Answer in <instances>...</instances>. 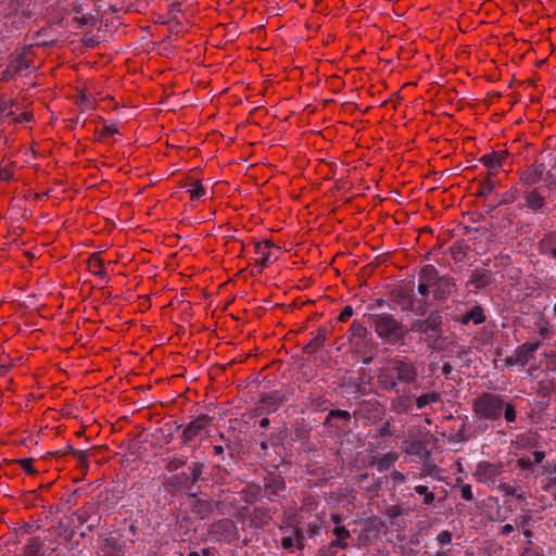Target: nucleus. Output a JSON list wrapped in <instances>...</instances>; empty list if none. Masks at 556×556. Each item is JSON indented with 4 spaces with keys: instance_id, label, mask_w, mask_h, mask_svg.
Masks as SVG:
<instances>
[{
    "instance_id": "f257e3e1",
    "label": "nucleus",
    "mask_w": 556,
    "mask_h": 556,
    "mask_svg": "<svg viewBox=\"0 0 556 556\" xmlns=\"http://www.w3.org/2000/svg\"><path fill=\"white\" fill-rule=\"evenodd\" d=\"M471 409L479 419L483 420L498 421L504 416L506 422L513 424L517 419L513 402L493 392H482L476 396L471 402Z\"/></svg>"
},
{
    "instance_id": "f03ea898",
    "label": "nucleus",
    "mask_w": 556,
    "mask_h": 556,
    "mask_svg": "<svg viewBox=\"0 0 556 556\" xmlns=\"http://www.w3.org/2000/svg\"><path fill=\"white\" fill-rule=\"evenodd\" d=\"M371 326L378 337L392 345L403 343L407 330L402 321L396 319L393 315L387 313L372 314L370 316Z\"/></svg>"
},
{
    "instance_id": "7ed1b4c3",
    "label": "nucleus",
    "mask_w": 556,
    "mask_h": 556,
    "mask_svg": "<svg viewBox=\"0 0 556 556\" xmlns=\"http://www.w3.org/2000/svg\"><path fill=\"white\" fill-rule=\"evenodd\" d=\"M409 331L419 333L429 342V348H437L435 343L443 338V316L439 309L431 311L426 318L412 319Z\"/></svg>"
},
{
    "instance_id": "20e7f679",
    "label": "nucleus",
    "mask_w": 556,
    "mask_h": 556,
    "mask_svg": "<svg viewBox=\"0 0 556 556\" xmlns=\"http://www.w3.org/2000/svg\"><path fill=\"white\" fill-rule=\"evenodd\" d=\"M389 368L402 384H413L417 381V367L408 357L394 358Z\"/></svg>"
},
{
    "instance_id": "39448f33",
    "label": "nucleus",
    "mask_w": 556,
    "mask_h": 556,
    "mask_svg": "<svg viewBox=\"0 0 556 556\" xmlns=\"http://www.w3.org/2000/svg\"><path fill=\"white\" fill-rule=\"evenodd\" d=\"M261 488L263 489L264 497L270 502H275L278 498L283 497L286 482L280 475L269 473L263 479Z\"/></svg>"
},
{
    "instance_id": "423d86ee",
    "label": "nucleus",
    "mask_w": 556,
    "mask_h": 556,
    "mask_svg": "<svg viewBox=\"0 0 556 556\" xmlns=\"http://www.w3.org/2000/svg\"><path fill=\"white\" fill-rule=\"evenodd\" d=\"M504 465L503 463L480 462L477 464L473 471V477L480 483H494L502 475Z\"/></svg>"
},
{
    "instance_id": "0eeeda50",
    "label": "nucleus",
    "mask_w": 556,
    "mask_h": 556,
    "mask_svg": "<svg viewBox=\"0 0 556 556\" xmlns=\"http://www.w3.org/2000/svg\"><path fill=\"white\" fill-rule=\"evenodd\" d=\"M189 472H180L175 476L178 485L182 489L190 490L200 480H203L205 472V464L202 462H193L188 467Z\"/></svg>"
},
{
    "instance_id": "6e6552de",
    "label": "nucleus",
    "mask_w": 556,
    "mask_h": 556,
    "mask_svg": "<svg viewBox=\"0 0 556 556\" xmlns=\"http://www.w3.org/2000/svg\"><path fill=\"white\" fill-rule=\"evenodd\" d=\"M237 533L236 525L232 520L223 518L211 523L208 534L216 541L230 542Z\"/></svg>"
},
{
    "instance_id": "1a4fd4ad",
    "label": "nucleus",
    "mask_w": 556,
    "mask_h": 556,
    "mask_svg": "<svg viewBox=\"0 0 556 556\" xmlns=\"http://www.w3.org/2000/svg\"><path fill=\"white\" fill-rule=\"evenodd\" d=\"M285 401L283 395L279 391H273L269 393H262L255 412L257 415L268 414L276 412L282 402Z\"/></svg>"
},
{
    "instance_id": "9d476101",
    "label": "nucleus",
    "mask_w": 556,
    "mask_h": 556,
    "mask_svg": "<svg viewBox=\"0 0 556 556\" xmlns=\"http://www.w3.org/2000/svg\"><path fill=\"white\" fill-rule=\"evenodd\" d=\"M391 301L399 305L402 312H408L413 304H417V299L413 289L399 287L391 291Z\"/></svg>"
},
{
    "instance_id": "9b49d317",
    "label": "nucleus",
    "mask_w": 556,
    "mask_h": 556,
    "mask_svg": "<svg viewBox=\"0 0 556 556\" xmlns=\"http://www.w3.org/2000/svg\"><path fill=\"white\" fill-rule=\"evenodd\" d=\"M540 345V341L523 343L516 349L513 356L507 358V363L526 366Z\"/></svg>"
},
{
    "instance_id": "f8f14e48",
    "label": "nucleus",
    "mask_w": 556,
    "mask_h": 556,
    "mask_svg": "<svg viewBox=\"0 0 556 556\" xmlns=\"http://www.w3.org/2000/svg\"><path fill=\"white\" fill-rule=\"evenodd\" d=\"M212 421V418L207 415H200L187 425L184 429L181 439L186 444L198 437L203 429H205Z\"/></svg>"
},
{
    "instance_id": "ddd939ff",
    "label": "nucleus",
    "mask_w": 556,
    "mask_h": 556,
    "mask_svg": "<svg viewBox=\"0 0 556 556\" xmlns=\"http://www.w3.org/2000/svg\"><path fill=\"white\" fill-rule=\"evenodd\" d=\"M432 288L434 300L443 301L455 291L456 282L453 277L443 275Z\"/></svg>"
},
{
    "instance_id": "4468645a",
    "label": "nucleus",
    "mask_w": 556,
    "mask_h": 556,
    "mask_svg": "<svg viewBox=\"0 0 556 556\" xmlns=\"http://www.w3.org/2000/svg\"><path fill=\"white\" fill-rule=\"evenodd\" d=\"M222 502L214 501L211 498H195L192 504V513L198 516L200 519L208 518L216 508L220 506Z\"/></svg>"
},
{
    "instance_id": "2eb2a0df",
    "label": "nucleus",
    "mask_w": 556,
    "mask_h": 556,
    "mask_svg": "<svg viewBox=\"0 0 556 556\" xmlns=\"http://www.w3.org/2000/svg\"><path fill=\"white\" fill-rule=\"evenodd\" d=\"M274 247V243L269 240L257 242L255 244V253L260 255L255 266L258 268L257 273H261L270 263L271 253L269 250Z\"/></svg>"
},
{
    "instance_id": "dca6fc26",
    "label": "nucleus",
    "mask_w": 556,
    "mask_h": 556,
    "mask_svg": "<svg viewBox=\"0 0 556 556\" xmlns=\"http://www.w3.org/2000/svg\"><path fill=\"white\" fill-rule=\"evenodd\" d=\"M485 319L486 316L484 314V309L481 305L476 304L470 311L466 312L455 320L460 325H468L469 323H472L473 325H480L483 324Z\"/></svg>"
},
{
    "instance_id": "f3484780",
    "label": "nucleus",
    "mask_w": 556,
    "mask_h": 556,
    "mask_svg": "<svg viewBox=\"0 0 556 556\" xmlns=\"http://www.w3.org/2000/svg\"><path fill=\"white\" fill-rule=\"evenodd\" d=\"M352 416L350 412L343 410V409H331L329 414L327 415L324 425L326 427H333V428H340L342 424L350 422Z\"/></svg>"
},
{
    "instance_id": "a211bd4d",
    "label": "nucleus",
    "mask_w": 556,
    "mask_h": 556,
    "mask_svg": "<svg viewBox=\"0 0 556 556\" xmlns=\"http://www.w3.org/2000/svg\"><path fill=\"white\" fill-rule=\"evenodd\" d=\"M327 332V328H318L316 336L303 346V352L308 355L318 352L325 345Z\"/></svg>"
},
{
    "instance_id": "6ab92c4d",
    "label": "nucleus",
    "mask_w": 556,
    "mask_h": 556,
    "mask_svg": "<svg viewBox=\"0 0 556 556\" xmlns=\"http://www.w3.org/2000/svg\"><path fill=\"white\" fill-rule=\"evenodd\" d=\"M490 283H491V271L488 269L472 270L470 279L467 281V286L472 285L477 291L488 287Z\"/></svg>"
},
{
    "instance_id": "aec40b11",
    "label": "nucleus",
    "mask_w": 556,
    "mask_h": 556,
    "mask_svg": "<svg viewBox=\"0 0 556 556\" xmlns=\"http://www.w3.org/2000/svg\"><path fill=\"white\" fill-rule=\"evenodd\" d=\"M240 493L242 501L248 504H254L264 497L263 489L257 483H249Z\"/></svg>"
},
{
    "instance_id": "412c9836",
    "label": "nucleus",
    "mask_w": 556,
    "mask_h": 556,
    "mask_svg": "<svg viewBox=\"0 0 556 556\" xmlns=\"http://www.w3.org/2000/svg\"><path fill=\"white\" fill-rule=\"evenodd\" d=\"M43 546L45 543L40 538H30L23 548V556H45Z\"/></svg>"
},
{
    "instance_id": "4be33fe9",
    "label": "nucleus",
    "mask_w": 556,
    "mask_h": 556,
    "mask_svg": "<svg viewBox=\"0 0 556 556\" xmlns=\"http://www.w3.org/2000/svg\"><path fill=\"white\" fill-rule=\"evenodd\" d=\"M405 453L408 455H415L419 458L426 459L430 456V452L427 448V444L420 440L409 442L405 447Z\"/></svg>"
},
{
    "instance_id": "5701e85b",
    "label": "nucleus",
    "mask_w": 556,
    "mask_h": 556,
    "mask_svg": "<svg viewBox=\"0 0 556 556\" xmlns=\"http://www.w3.org/2000/svg\"><path fill=\"white\" fill-rule=\"evenodd\" d=\"M526 198V206L529 210L538 211L542 208L545 205V199L543 195L538 191V189H533L531 191H528L525 194Z\"/></svg>"
},
{
    "instance_id": "b1692460",
    "label": "nucleus",
    "mask_w": 556,
    "mask_h": 556,
    "mask_svg": "<svg viewBox=\"0 0 556 556\" xmlns=\"http://www.w3.org/2000/svg\"><path fill=\"white\" fill-rule=\"evenodd\" d=\"M308 406L313 412H326L329 408L330 402L320 394L311 392L307 395Z\"/></svg>"
},
{
    "instance_id": "393cba45",
    "label": "nucleus",
    "mask_w": 556,
    "mask_h": 556,
    "mask_svg": "<svg viewBox=\"0 0 556 556\" xmlns=\"http://www.w3.org/2000/svg\"><path fill=\"white\" fill-rule=\"evenodd\" d=\"M544 169L545 167L543 164H538L522 174L521 181L528 186L539 182L543 177Z\"/></svg>"
},
{
    "instance_id": "a878e982",
    "label": "nucleus",
    "mask_w": 556,
    "mask_h": 556,
    "mask_svg": "<svg viewBox=\"0 0 556 556\" xmlns=\"http://www.w3.org/2000/svg\"><path fill=\"white\" fill-rule=\"evenodd\" d=\"M399 455L394 452H389L378 459L370 462L371 466H377L378 471L383 472L389 470L392 465L397 460Z\"/></svg>"
},
{
    "instance_id": "bb28decb",
    "label": "nucleus",
    "mask_w": 556,
    "mask_h": 556,
    "mask_svg": "<svg viewBox=\"0 0 556 556\" xmlns=\"http://www.w3.org/2000/svg\"><path fill=\"white\" fill-rule=\"evenodd\" d=\"M441 278L438 269L433 265H425L419 273V280L425 281L427 285H431L432 287L438 282Z\"/></svg>"
},
{
    "instance_id": "cd10ccee",
    "label": "nucleus",
    "mask_w": 556,
    "mask_h": 556,
    "mask_svg": "<svg viewBox=\"0 0 556 556\" xmlns=\"http://www.w3.org/2000/svg\"><path fill=\"white\" fill-rule=\"evenodd\" d=\"M380 383L386 391L389 392H399V384L396 377L394 374L390 372V368L387 371L382 372L379 377Z\"/></svg>"
},
{
    "instance_id": "c85d7f7f",
    "label": "nucleus",
    "mask_w": 556,
    "mask_h": 556,
    "mask_svg": "<svg viewBox=\"0 0 556 556\" xmlns=\"http://www.w3.org/2000/svg\"><path fill=\"white\" fill-rule=\"evenodd\" d=\"M271 520V516L269 514V509L265 507H257L253 510V520L252 523L255 528H262L269 523Z\"/></svg>"
},
{
    "instance_id": "c756f323",
    "label": "nucleus",
    "mask_w": 556,
    "mask_h": 556,
    "mask_svg": "<svg viewBox=\"0 0 556 556\" xmlns=\"http://www.w3.org/2000/svg\"><path fill=\"white\" fill-rule=\"evenodd\" d=\"M457 419L462 420V424L456 431H454V430L452 431L451 440L454 442H465V441L470 440L472 435L466 429V422H467L468 417L467 416L457 417Z\"/></svg>"
},
{
    "instance_id": "7c9ffc66",
    "label": "nucleus",
    "mask_w": 556,
    "mask_h": 556,
    "mask_svg": "<svg viewBox=\"0 0 556 556\" xmlns=\"http://www.w3.org/2000/svg\"><path fill=\"white\" fill-rule=\"evenodd\" d=\"M494 173L489 172L486 178L480 184L479 189L476 191L477 197H486L492 193L495 188V182L493 180Z\"/></svg>"
},
{
    "instance_id": "2f4dec72",
    "label": "nucleus",
    "mask_w": 556,
    "mask_h": 556,
    "mask_svg": "<svg viewBox=\"0 0 556 556\" xmlns=\"http://www.w3.org/2000/svg\"><path fill=\"white\" fill-rule=\"evenodd\" d=\"M304 535L301 530H295V536H285L281 539V546L286 549H292L294 545L303 547Z\"/></svg>"
},
{
    "instance_id": "473e14b6",
    "label": "nucleus",
    "mask_w": 556,
    "mask_h": 556,
    "mask_svg": "<svg viewBox=\"0 0 556 556\" xmlns=\"http://www.w3.org/2000/svg\"><path fill=\"white\" fill-rule=\"evenodd\" d=\"M441 401V394L439 392H431L421 394L416 399V406L418 409H422L431 403H438Z\"/></svg>"
},
{
    "instance_id": "72a5a7b5",
    "label": "nucleus",
    "mask_w": 556,
    "mask_h": 556,
    "mask_svg": "<svg viewBox=\"0 0 556 556\" xmlns=\"http://www.w3.org/2000/svg\"><path fill=\"white\" fill-rule=\"evenodd\" d=\"M480 162L490 169V172H493L494 174L496 170L501 168V163L498 161V154H495L493 151L492 153L485 154L480 159Z\"/></svg>"
},
{
    "instance_id": "f704fd0d",
    "label": "nucleus",
    "mask_w": 556,
    "mask_h": 556,
    "mask_svg": "<svg viewBox=\"0 0 556 556\" xmlns=\"http://www.w3.org/2000/svg\"><path fill=\"white\" fill-rule=\"evenodd\" d=\"M89 270L99 277H104L106 275L103 262L97 255H92L88 263Z\"/></svg>"
},
{
    "instance_id": "c9c22d12",
    "label": "nucleus",
    "mask_w": 556,
    "mask_h": 556,
    "mask_svg": "<svg viewBox=\"0 0 556 556\" xmlns=\"http://www.w3.org/2000/svg\"><path fill=\"white\" fill-rule=\"evenodd\" d=\"M467 250V245L456 243L450 248V254L455 262L463 263L465 261Z\"/></svg>"
},
{
    "instance_id": "e433bc0d",
    "label": "nucleus",
    "mask_w": 556,
    "mask_h": 556,
    "mask_svg": "<svg viewBox=\"0 0 556 556\" xmlns=\"http://www.w3.org/2000/svg\"><path fill=\"white\" fill-rule=\"evenodd\" d=\"M349 333L352 338L365 339L368 334L367 328L357 320H354L351 325Z\"/></svg>"
},
{
    "instance_id": "4c0bfd02",
    "label": "nucleus",
    "mask_w": 556,
    "mask_h": 556,
    "mask_svg": "<svg viewBox=\"0 0 556 556\" xmlns=\"http://www.w3.org/2000/svg\"><path fill=\"white\" fill-rule=\"evenodd\" d=\"M414 491L417 494L424 496L422 503L425 505H431L434 502V498H435L434 493L429 491L428 486L419 484L414 488Z\"/></svg>"
},
{
    "instance_id": "58836bf2",
    "label": "nucleus",
    "mask_w": 556,
    "mask_h": 556,
    "mask_svg": "<svg viewBox=\"0 0 556 556\" xmlns=\"http://www.w3.org/2000/svg\"><path fill=\"white\" fill-rule=\"evenodd\" d=\"M92 511H93V506L92 505L86 506L83 509L77 510L74 514V516L76 517V520H77L78 525L83 526L84 523H86L91 518Z\"/></svg>"
},
{
    "instance_id": "ea45409f",
    "label": "nucleus",
    "mask_w": 556,
    "mask_h": 556,
    "mask_svg": "<svg viewBox=\"0 0 556 556\" xmlns=\"http://www.w3.org/2000/svg\"><path fill=\"white\" fill-rule=\"evenodd\" d=\"M408 312H412L418 316H424L427 313V301L426 299H417V304H413V307Z\"/></svg>"
},
{
    "instance_id": "a19ab883",
    "label": "nucleus",
    "mask_w": 556,
    "mask_h": 556,
    "mask_svg": "<svg viewBox=\"0 0 556 556\" xmlns=\"http://www.w3.org/2000/svg\"><path fill=\"white\" fill-rule=\"evenodd\" d=\"M187 464V459L184 457H175L167 462L166 469L168 471H176Z\"/></svg>"
},
{
    "instance_id": "79ce46f5",
    "label": "nucleus",
    "mask_w": 556,
    "mask_h": 556,
    "mask_svg": "<svg viewBox=\"0 0 556 556\" xmlns=\"http://www.w3.org/2000/svg\"><path fill=\"white\" fill-rule=\"evenodd\" d=\"M74 457H76L80 466H88V455L86 451L75 450L72 446L68 447Z\"/></svg>"
},
{
    "instance_id": "37998d69",
    "label": "nucleus",
    "mask_w": 556,
    "mask_h": 556,
    "mask_svg": "<svg viewBox=\"0 0 556 556\" xmlns=\"http://www.w3.org/2000/svg\"><path fill=\"white\" fill-rule=\"evenodd\" d=\"M459 491H460V496L463 500L472 501L475 498L473 493H472V488L470 484H468V483L460 484Z\"/></svg>"
},
{
    "instance_id": "c03bdc74",
    "label": "nucleus",
    "mask_w": 556,
    "mask_h": 556,
    "mask_svg": "<svg viewBox=\"0 0 556 556\" xmlns=\"http://www.w3.org/2000/svg\"><path fill=\"white\" fill-rule=\"evenodd\" d=\"M189 192H190L191 199L194 200V199H200L202 195H204L205 189L199 181H197L193 185V188L189 190Z\"/></svg>"
},
{
    "instance_id": "a18cd8bd",
    "label": "nucleus",
    "mask_w": 556,
    "mask_h": 556,
    "mask_svg": "<svg viewBox=\"0 0 556 556\" xmlns=\"http://www.w3.org/2000/svg\"><path fill=\"white\" fill-rule=\"evenodd\" d=\"M20 466L29 475H33L35 473V470L33 468V463H34V459L33 458H22V459H17L16 460Z\"/></svg>"
},
{
    "instance_id": "49530a36",
    "label": "nucleus",
    "mask_w": 556,
    "mask_h": 556,
    "mask_svg": "<svg viewBox=\"0 0 556 556\" xmlns=\"http://www.w3.org/2000/svg\"><path fill=\"white\" fill-rule=\"evenodd\" d=\"M321 530V525L319 522H309L306 526V533L309 538L316 536L319 534Z\"/></svg>"
},
{
    "instance_id": "de8ad7c7",
    "label": "nucleus",
    "mask_w": 556,
    "mask_h": 556,
    "mask_svg": "<svg viewBox=\"0 0 556 556\" xmlns=\"http://www.w3.org/2000/svg\"><path fill=\"white\" fill-rule=\"evenodd\" d=\"M332 533L336 538L341 539H350L351 533L344 526H338L332 530Z\"/></svg>"
},
{
    "instance_id": "09e8293b",
    "label": "nucleus",
    "mask_w": 556,
    "mask_h": 556,
    "mask_svg": "<svg viewBox=\"0 0 556 556\" xmlns=\"http://www.w3.org/2000/svg\"><path fill=\"white\" fill-rule=\"evenodd\" d=\"M437 540L441 545H447L452 542V533L447 530L441 531L438 534Z\"/></svg>"
},
{
    "instance_id": "8fccbe9b",
    "label": "nucleus",
    "mask_w": 556,
    "mask_h": 556,
    "mask_svg": "<svg viewBox=\"0 0 556 556\" xmlns=\"http://www.w3.org/2000/svg\"><path fill=\"white\" fill-rule=\"evenodd\" d=\"M393 408L397 412H404L407 413L409 410V405L407 404V400L405 399H397L393 403Z\"/></svg>"
},
{
    "instance_id": "3c124183",
    "label": "nucleus",
    "mask_w": 556,
    "mask_h": 556,
    "mask_svg": "<svg viewBox=\"0 0 556 556\" xmlns=\"http://www.w3.org/2000/svg\"><path fill=\"white\" fill-rule=\"evenodd\" d=\"M515 200H516L515 192L509 191V192L504 193L501 197V199L498 200V204L500 205L510 204V203L515 202Z\"/></svg>"
},
{
    "instance_id": "603ef678",
    "label": "nucleus",
    "mask_w": 556,
    "mask_h": 556,
    "mask_svg": "<svg viewBox=\"0 0 556 556\" xmlns=\"http://www.w3.org/2000/svg\"><path fill=\"white\" fill-rule=\"evenodd\" d=\"M534 465L532 458L530 457H520L517 460V466L523 470L530 469Z\"/></svg>"
},
{
    "instance_id": "864d4df0",
    "label": "nucleus",
    "mask_w": 556,
    "mask_h": 556,
    "mask_svg": "<svg viewBox=\"0 0 556 556\" xmlns=\"http://www.w3.org/2000/svg\"><path fill=\"white\" fill-rule=\"evenodd\" d=\"M498 489L505 494V495H510V496H515L517 495V489L509 485L508 483H501L498 485Z\"/></svg>"
},
{
    "instance_id": "5fc2aeb1",
    "label": "nucleus",
    "mask_w": 556,
    "mask_h": 556,
    "mask_svg": "<svg viewBox=\"0 0 556 556\" xmlns=\"http://www.w3.org/2000/svg\"><path fill=\"white\" fill-rule=\"evenodd\" d=\"M432 288L431 285H427L425 281L419 280L418 285V293L422 296V299H426L429 295V289Z\"/></svg>"
},
{
    "instance_id": "6e6d98bb",
    "label": "nucleus",
    "mask_w": 556,
    "mask_h": 556,
    "mask_svg": "<svg viewBox=\"0 0 556 556\" xmlns=\"http://www.w3.org/2000/svg\"><path fill=\"white\" fill-rule=\"evenodd\" d=\"M92 98L86 93H81L77 99L78 104L86 108H92Z\"/></svg>"
},
{
    "instance_id": "4d7b16f0",
    "label": "nucleus",
    "mask_w": 556,
    "mask_h": 556,
    "mask_svg": "<svg viewBox=\"0 0 556 556\" xmlns=\"http://www.w3.org/2000/svg\"><path fill=\"white\" fill-rule=\"evenodd\" d=\"M352 315H353V308H352V306L348 305V306H345V307L342 309V312H341V314L339 315L338 319H339L340 321H345V320H348Z\"/></svg>"
},
{
    "instance_id": "13d9d810",
    "label": "nucleus",
    "mask_w": 556,
    "mask_h": 556,
    "mask_svg": "<svg viewBox=\"0 0 556 556\" xmlns=\"http://www.w3.org/2000/svg\"><path fill=\"white\" fill-rule=\"evenodd\" d=\"M379 434L381 437H391L392 435L390 421L383 422V425L379 429Z\"/></svg>"
},
{
    "instance_id": "bf43d9fd",
    "label": "nucleus",
    "mask_w": 556,
    "mask_h": 556,
    "mask_svg": "<svg viewBox=\"0 0 556 556\" xmlns=\"http://www.w3.org/2000/svg\"><path fill=\"white\" fill-rule=\"evenodd\" d=\"M317 556H337V551H334L329 545H327V546L321 547L318 551V555Z\"/></svg>"
},
{
    "instance_id": "052dcab7",
    "label": "nucleus",
    "mask_w": 556,
    "mask_h": 556,
    "mask_svg": "<svg viewBox=\"0 0 556 556\" xmlns=\"http://www.w3.org/2000/svg\"><path fill=\"white\" fill-rule=\"evenodd\" d=\"M520 556H543V554L540 551L529 546L523 548Z\"/></svg>"
},
{
    "instance_id": "680f3d73",
    "label": "nucleus",
    "mask_w": 556,
    "mask_h": 556,
    "mask_svg": "<svg viewBox=\"0 0 556 556\" xmlns=\"http://www.w3.org/2000/svg\"><path fill=\"white\" fill-rule=\"evenodd\" d=\"M494 152H495V154H498V161L501 163V168H503L504 165L506 164L507 160L509 159V153L506 150L494 151Z\"/></svg>"
},
{
    "instance_id": "e2e57ef3",
    "label": "nucleus",
    "mask_w": 556,
    "mask_h": 556,
    "mask_svg": "<svg viewBox=\"0 0 556 556\" xmlns=\"http://www.w3.org/2000/svg\"><path fill=\"white\" fill-rule=\"evenodd\" d=\"M401 514H402V509H401V507H400V506H397V505H393V506H391V507L388 509V516H389L390 518H392V519H393V518H395V517H397V516H400Z\"/></svg>"
},
{
    "instance_id": "0e129e2a",
    "label": "nucleus",
    "mask_w": 556,
    "mask_h": 556,
    "mask_svg": "<svg viewBox=\"0 0 556 556\" xmlns=\"http://www.w3.org/2000/svg\"><path fill=\"white\" fill-rule=\"evenodd\" d=\"M224 452H225V448L223 445H214L213 446V453L215 456H218L220 458V460H224L225 459V456H224Z\"/></svg>"
},
{
    "instance_id": "69168bd1",
    "label": "nucleus",
    "mask_w": 556,
    "mask_h": 556,
    "mask_svg": "<svg viewBox=\"0 0 556 556\" xmlns=\"http://www.w3.org/2000/svg\"><path fill=\"white\" fill-rule=\"evenodd\" d=\"M532 455H533V459L532 460H533L534 464H540L544 459V457H545V453L542 452V451H535V452H533Z\"/></svg>"
},
{
    "instance_id": "338daca9",
    "label": "nucleus",
    "mask_w": 556,
    "mask_h": 556,
    "mask_svg": "<svg viewBox=\"0 0 556 556\" xmlns=\"http://www.w3.org/2000/svg\"><path fill=\"white\" fill-rule=\"evenodd\" d=\"M498 206H501L498 204V201L497 202H488V201L484 202V207H485L486 213L494 211Z\"/></svg>"
},
{
    "instance_id": "774afa93",
    "label": "nucleus",
    "mask_w": 556,
    "mask_h": 556,
    "mask_svg": "<svg viewBox=\"0 0 556 556\" xmlns=\"http://www.w3.org/2000/svg\"><path fill=\"white\" fill-rule=\"evenodd\" d=\"M453 370V366L450 364V363H444L443 366H442V374L446 377V378H450V375Z\"/></svg>"
}]
</instances>
